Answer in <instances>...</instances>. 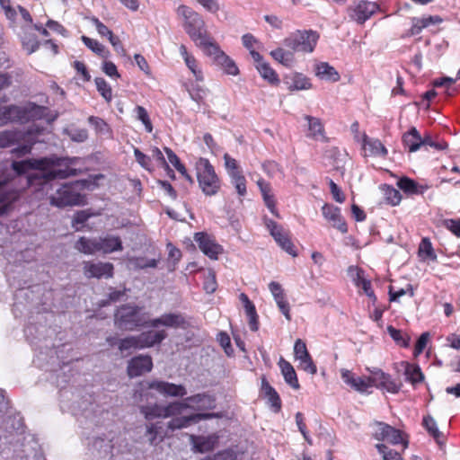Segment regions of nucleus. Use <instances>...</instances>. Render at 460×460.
<instances>
[{
    "mask_svg": "<svg viewBox=\"0 0 460 460\" xmlns=\"http://www.w3.org/2000/svg\"><path fill=\"white\" fill-rule=\"evenodd\" d=\"M74 160L75 158L52 155L13 162L12 167L18 174L34 170V172L28 175V184L34 187L36 190L45 192L52 206L57 208L81 206L84 204V197L81 194L84 188L82 181L63 184L53 181L55 179H66L75 175V170L70 167Z\"/></svg>",
    "mask_w": 460,
    "mask_h": 460,
    "instance_id": "1",
    "label": "nucleus"
},
{
    "mask_svg": "<svg viewBox=\"0 0 460 460\" xmlns=\"http://www.w3.org/2000/svg\"><path fill=\"white\" fill-rule=\"evenodd\" d=\"M177 13L184 19L185 30L199 48L204 50L215 41L208 33L205 22L198 13L186 5L179 6Z\"/></svg>",
    "mask_w": 460,
    "mask_h": 460,
    "instance_id": "2",
    "label": "nucleus"
},
{
    "mask_svg": "<svg viewBox=\"0 0 460 460\" xmlns=\"http://www.w3.org/2000/svg\"><path fill=\"white\" fill-rule=\"evenodd\" d=\"M41 128L38 125H33L26 132L6 130L0 133V147H8L14 143H22L20 146L14 148L13 153L18 156L25 155L31 150L32 145L40 141L37 136L40 134Z\"/></svg>",
    "mask_w": 460,
    "mask_h": 460,
    "instance_id": "3",
    "label": "nucleus"
},
{
    "mask_svg": "<svg viewBox=\"0 0 460 460\" xmlns=\"http://www.w3.org/2000/svg\"><path fill=\"white\" fill-rule=\"evenodd\" d=\"M139 388L135 391L134 398L137 402H142L145 398L147 399L148 393L146 390L152 389L158 392L164 396L183 397L187 394V390L182 385H176L161 380H153L146 385L139 384Z\"/></svg>",
    "mask_w": 460,
    "mask_h": 460,
    "instance_id": "4",
    "label": "nucleus"
},
{
    "mask_svg": "<svg viewBox=\"0 0 460 460\" xmlns=\"http://www.w3.org/2000/svg\"><path fill=\"white\" fill-rule=\"evenodd\" d=\"M197 179L203 193L213 196L220 189V181L213 165L206 158H199L196 163Z\"/></svg>",
    "mask_w": 460,
    "mask_h": 460,
    "instance_id": "5",
    "label": "nucleus"
},
{
    "mask_svg": "<svg viewBox=\"0 0 460 460\" xmlns=\"http://www.w3.org/2000/svg\"><path fill=\"white\" fill-rule=\"evenodd\" d=\"M319 35L314 31H296L285 39L286 47L294 52L311 53L314 51Z\"/></svg>",
    "mask_w": 460,
    "mask_h": 460,
    "instance_id": "6",
    "label": "nucleus"
},
{
    "mask_svg": "<svg viewBox=\"0 0 460 460\" xmlns=\"http://www.w3.org/2000/svg\"><path fill=\"white\" fill-rule=\"evenodd\" d=\"M140 315V307L131 305L120 306L115 314V325L122 330L132 331L136 327L146 325Z\"/></svg>",
    "mask_w": 460,
    "mask_h": 460,
    "instance_id": "7",
    "label": "nucleus"
},
{
    "mask_svg": "<svg viewBox=\"0 0 460 460\" xmlns=\"http://www.w3.org/2000/svg\"><path fill=\"white\" fill-rule=\"evenodd\" d=\"M373 438L378 441H386L393 445L403 444L408 447V440L405 435L399 429L381 421L372 423Z\"/></svg>",
    "mask_w": 460,
    "mask_h": 460,
    "instance_id": "8",
    "label": "nucleus"
},
{
    "mask_svg": "<svg viewBox=\"0 0 460 460\" xmlns=\"http://www.w3.org/2000/svg\"><path fill=\"white\" fill-rule=\"evenodd\" d=\"M203 52L210 57L214 63L219 66L226 74L231 75H238L239 69L235 63L220 49L219 46L215 41L208 45Z\"/></svg>",
    "mask_w": 460,
    "mask_h": 460,
    "instance_id": "9",
    "label": "nucleus"
},
{
    "mask_svg": "<svg viewBox=\"0 0 460 460\" xmlns=\"http://www.w3.org/2000/svg\"><path fill=\"white\" fill-rule=\"evenodd\" d=\"M367 370L370 374L367 378L370 383V387L376 386L377 388H382L392 394H397L400 391L402 384L397 383L390 375L385 373L382 369L377 367H367Z\"/></svg>",
    "mask_w": 460,
    "mask_h": 460,
    "instance_id": "10",
    "label": "nucleus"
},
{
    "mask_svg": "<svg viewBox=\"0 0 460 460\" xmlns=\"http://www.w3.org/2000/svg\"><path fill=\"white\" fill-rule=\"evenodd\" d=\"M180 407L181 404L178 402H172L167 405L154 403L151 405H142L140 411L146 420H154L180 415Z\"/></svg>",
    "mask_w": 460,
    "mask_h": 460,
    "instance_id": "11",
    "label": "nucleus"
},
{
    "mask_svg": "<svg viewBox=\"0 0 460 460\" xmlns=\"http://www.w3.org/2000/svg\"><path fill=\"white\" fill-rule=\"evenodd\" d=\"M225 167L240 196L246 194V181L237 161L228 154L224 155Z\"/></svg>",
    "mask_w": 460,
    "mask_h": 460,
    "instance_id": "12",
    "label": "nucleus"
},
{
    "mask_svg": "<svg viewBox=\"0 0 460 460\" xmlns=\"http://www.w3.org/2000/svg\"><path fill=\"white\" fill-rule=\"evenodd\" d=\"M265 225L276 243L288 254L296 256L294 245L292 244L288 233L271 219L265 218Z\"/></svg>",
    "mask_w": 460,
    "mask_h": 460,
    "instance_id": "13",
    "label": "nucleus"
},
{
    "mask_svg": "<svg viewBox=\"0 0 460 460\" xmlns=\"http://www.w3.org/2000/svg\"><path fill=\"white\" fill-rule=\"evenodd\" d=\"M178 403L181 404L180 414L188 408L195 411H205L216 407L214 397L208 394H197L178 402Z\"/></svg>",
    "mask_w": 460,
    "mask_h": 460,
    "instance_id": "14",
    "label": "nucleus"
},
{
    "mask_svg": "<svg viewBox=\"0 0 460 460\" xmlns=\"http://www.w3.org/2000/svg\"><path fill=\"white\" fill-rule=\"evenodd\" d=\"M84 275L88 278L110 279L113 276L114 266L111 262L84 261L83 263Z\"/></svg>",
    "mask_w": 460,
    "mask_h": 460,
    "instance_id": "15",
    "label": "nucleus"
},
{
    "mask_svg": "<svg viewBox=\"0 0 460 460\" xmlns=\"http://www.w3.org/2000/svg\"><path fill=\"white\" fill-rule=\"evenodd\" d=\"M378 9V5L374 2L360 1L349 10V17L358 23H364Z\"/></svg>",
    "mask_w": 460,
    "mask_h": 460,
    "instance_id": "16",
    "label": "nucleus"
},
{
    "mask_svg": "<svg viewBox=\"0 0 460 460\" xmlns=\"http://www.w3.org/2000/svg\"><path fill=\"white\" fill-rule=\"evenodd\" d=\"M152 367V358L150 356L139 355L128 361L127 372L128 376L133 378L150 372Z\"/></svg>",
    "mask_w": 460,
    "mask_h": 460,
    "instance_id": "17",
    "label": "nucleus"
},
{
    "mask_svg": "<svg viewBox=\"0 0 460 460\" xmlns=\"http://www.w3.org/2000/svg\"><path fill=\"white\" fill-rule=\"evenodd\" d=\"M195 242L200 251L212 260H217L223 251L222 247L209 235L204 233H197L194 235Z\"/></svg>",
    "mask_w": 460,
    "mask_h": 460,
    "instance_id": "18",
    "label": "nucleus"
},
{
    "mask_svg": "<svg viewBox=\"0 0 460 460\" xmlns=\"http://www.w3.org/2000/svg\"><path fill=\"white\" fill-rule=\"evenodd\" d=\"M186 321L184 316L179 313L164 314L161 316L149 320L146 323L147 326L156 328L160 325L169 328L184 327Z\"/></svg>",
    "mask_w": 460,
    "mask_h": 460,
    "instance_id": "19",
    "label": "nucleus"
},
{
    "mask_svg": "<svg viewBox=\"0 0 460 460\" xmlns=\"http://www.w3.org/2000/svg\"><path fill=\"white\" fill-rule=\"evenodd\" d=\"M220 417L219 413H196L190 416L176 417L168 422V429L174 430L189 427L191 423H197L201 420Z\"/></svg>",
    "mask_w": 460,
    "mask_h": 460,
    "instance_id": "20",
    "label": "nucleus"
},
{
    "mask_svg": "<svg viewBox=\"0 0 460 460\" xmlns=\"http://www.w3.org/2000/svg\"><path fill=\"white\" fill-rule=\"evenodd\" d=\"M219 436L216 433L208 436H196L190 435V442L192 446V450L198 453H205L214 449L217 445Z\"/></svg>",
    "mask_w": 460,
    "mask_h": 460,
    "instance_id": "21",
    "label": "nucleus"
},
{
    "mask_svg": "<svg viewBox=\"0 0 460 460\" xmlns=\"http://www.w3.org/2000/svg\"><path fill=\"white\" fill-rule=\"evenodd\" d=\"M269 289L272 294L274 300L279 308L280 312L284 314L288 321L291 320L289 313V305L286 300V296L280 284L275 281H271L269 284Z\"/></svg>",
    "mask_w": 460,
    "mask_h": 460,
    "instance_id": "22",
    "label": "nucleus"
},
{
    "mask_svg": "<svg viewBox=\"0 0 460 460\" xmlns=\"http://www.w3.org/2000/svg\"><path fill=\"white\" fill-rule=\"evenodd\" d=\"M322 211L325 219L331 222L333 227L337 228L343 234L347 233V225L341 215V210L339 208L333 207L332 205H324L322 208Z\"/></svg>",
    "mask_w": 460,
    "mask_h": 460,
    "instance_id": "23",
    "label": "nucleus"
},
{
    "mask_svg": "<svg viewBox=\"0 0 460 460\" xmlns=\"http://www.w3.org/2000/svg\"><path fill=\"white\" fill-rule=\"evenodd\" d=\"M340 372L343 382L355 391L358 393H365L370 387V383L367 378L357 377L350 370L346 368H341Z\"/></svg>",
    "mask_w": 460,
    "mask_h": 460,
    "instance_id": "24",
    "label": "nucleus"
},
{
    "mask_svg": "<svg viewBox=\"0 0 460 460\" xmlns=\"http://www.w3.org/2000/svg\"><path fill=\"white\" fill-rule=\"evenodd\" d=\"M17 198V191L12 190L6 181L0 177V215L4 214Z\"/></svg>",
    "mask_w": 460,
    "mask_h": 460,
    "instance_id": "25",
    "label": "nucleus"
},
{
    "mask_svg": "<svg viewBox=\"0 0 460 460\" xmlns=\"http://www.w3.org/2000/svg\"><path fill=\"white\" fill-rule=\"evenodd\" d=\"M283 83L289 91L308 90L312 87L309 79L304 75L297 73L285 76Z\"/></svg>",
    "mask_w": 460,
    "mask_h": 460,
    "instance_id": "26",
    "label": "nucleus"
},
{
    "mask_svg": "<svg viewBox=\"0 0 460 460\" xmlns=\"http://www.w3.org/2000/svg\"><path fill=\"white\" fill-rule=\"evenodd\" d=\"M361 142L363 149L367 155L385 156L387 154L386 148L380 140L368 138L365 133L361 136Z\"/></svg>",
    "mask_w": 460,
    "mask_h": 460,
    "instance_id": "27",
    "label": "nucleus"
},
{
    "mask_svg": "<svg viewBox=\"0 0 460 460\" xmlns=\"http://www.w3.org/2000/svg\"><path fill=\"white\" fill-rule=\"evenodd\" d=\"M141 349L150 348L155 344L161 343L166 337L167 333L164 330L148 331L137 335Z\"/></svg>",
    "mask_w": 460,
    "mask_h": 460,
    "instance_id": "28",
    "label": "nucleus"
},
{
    "mask_svg": "<svg viewBox=\"0 0 460 460\" xmlns=\"http://www.w3.org/2000/svg\"><path fill=\"white\" fill-rule=\"evenodd\" d=\"M100 252L103 253H111L123 250L121 239L113 234L98 237Z\"/></svg>",
    "mask_w": 460,
    "mask_h": 460,
    "instance_id": "29",
    "label": "nucleus"
},
{
    "mask_svg": "<svg viewBox=\"0 0 460 460\" xmlns=\"http://www.w3.org/2000/svg\"><path fill=\"white\" fill-rule=\"evenodd\" d=\"M179 49L181 56L183 58L188 68L193 74L196 81L198 83L203 82V73L197 59L187 51V49L184 45H181Z\"/></svg>",
    "mask_w": 460,
    "mask_h": 460,
    "instance_id": "30",
    "label": "nucleus"
},
{
    "mask_svg": "<svg viewBox=\"0 0 460 460\" xmlns=\"http://www.w3.org/2000/svg\"><path fill=\"white\" fill-rule=\"evenodd\" d=\"M315 75L321 80L338 82L341 78L337 70L327 62H319L314 66Z\"/></svg>",
    "mask_w": 460,
    "mask_h": 460,
    "instance_id": "31",
    "label": "nucleus"
},
{
    "mask_svg": "<svg viewBox=\"0 0 460 460\" xmlns=\"http://www.w3.org/2000/svg\"><path fill=\"white\" fill-rule=\"evenodd\" d=\"M34 30L32 26H22V33L20 34L23 49H26L28 54L35 52L40 46V42L31 31Z\"/></svg>",
    "mask_w": 460,
    "mask_h": 460,
    "instance_id": "32",
    "label": "nucleus"
},
{
    "mask_svg": "<svg viewBox=\"0 0 460 460\" xmlns=\"http://www.w3.org/2000/svg\"><path fill=\"white\" fill-rule=\"evenodd\" d=\"M75 248L82 253L93 255L100 252L98 237L88 238L82 236L76 241Z\"/></svg>",
    "mask_w": 460,
    "mask_h": 460,
    "instance_id": "33",
    "label": "nucleus"
},
{
    "mask_svg": "<svg viewBox=\"0 0 460 460\" xmlns=\"http://www.w3.org/2000/svg\"><path fill=\"white\" fill-rule=\"evenodd\" d=\"M305 119L308 122V137L315 140H325L323 125L320 119L305 115Z\"/></svg>",
    "mask_w": 460,
    "mask_h": 460,
    "instance_id": "34",
    "label": "nucleus"
},
{
    "mask_svg": "<svg viewBox=\"0 0 460 460\" xmlns=\"http://www.w3.org/2000/svg\"><path fill=\"white\" fill-rule=\"evenodd\" d=\"M279 366L286 383L288 384L292 388L298 389L299 383L293 366L284 358L279 359Z\"/></svg>",
    "mask_w": 460,
    "mask_h": 460,
    "instance_id": "35",
    "label": "nucleus"
},
{
    "mask_svg": "<svg viewBox=\"0 0 460 460\" xmlns=\"http://www.w3.org/2000/svg\"><path fill=\"white\" fill-rule=\"evenodd\" d=\"M260 190L262 194L263 200L265 202V205L270 209V211L279 217V214L276 210V202L274 199V195L271 192V188L269 183H267L264 180H259L257 182Z\"/></svg>",
    "mask_w": 460,
    "mask_h": 460,
    "instance_id": "36",
    "label": "nucleus"
},
{
    "mask_svg": "<svg viewBox=\"0 0 460 460\" xmlns=\"http://www.w3.org/2000/svg\"><path fill=\"white\" fill-rule=\"evenodd\" d=\"M402 142L410 152H416L421 146L422 138L419 131L415 128H411L402 136Z\"/></svg>",
    "mask_w": 460,
    "mask_h": 460,
    "instance_id": "37",
    "label": "nucleus"
},
{
    "mask_svg": "<svg viewBox=\"0 0 460 460\" xmlns=\"http://www.w3.org/2000/svg\"><path fill=\"white\" fill-rule=\"evenodd\" d=\"M442 20L439 16H424L421 18H414L412 20V26L411 28V34L417 35L421 32L424 28H427L430 24H436L441 22Z\"/></svg>",
    "mask_w": 460,
    "mask_h": 460,
    "instance_id": "38",
    "label": "nucleus"
},
{
    "mask_svg": "<svg viewBox=\"0 0 460 460\" xmlns=\"http://www.w3.org/2000/svg\"><path fill=\"white\" fill-rule=\"evenodd\" d=\"M401 366L404 367V376L406 380L412 385L419 384L423 381L424 376L417 365H412L408 362H401Z\"/></svg>",
    "mask_w": 460,
    "mask_h": 460,
    "instance_id": "39",
    "label": "nucleus"
},
{
    "mask_svg": "<svg viewBox=\"0 0 460 460\" xmlns=\"http://www.w3.org/2000/svg\"><path fill=\"white\" fill-rule=\"evenodd\" d=\"M261 389L274 411H279L281 401L276 390L264 379L262 380Z\"/></svg>",
    "mask_w": 460,
    "mask_h": 460,
    "instance_id": "40",
    "label": "nucleus"
},
{
    "mask_svg": "<svg viewBox=\"0 0 460 460\" xmlns=\"http://www.w3.org/2000/svg\"><path fill=\"white\" fill-rule=\"evenodd\" d=\"M48 109L43 106L36 105L35 103H28L24 106V122L31 119H40L46 118Z\"/></svg>",
    "mask_w": 460,
    "mask_h": 460,
    "instance_id": "41",
    "label": "nucleus"
},
{
    "mask_svg": "<svg viewBox=\"0 0 460 460\" xmlns=\"http://www.w3.org/2000/svg\"><path fill=\"white\" fill-rule=\"evenodd\" d=\"M4 124L9 121L24 122V106L10 105L4 107Z\"/></svg>",
    "mask_w": 460,
    "mask_h": 460,
    "instance_id": "42",
    "label": "nucleus"
},
{
    "mask_svg": "<svg viewBox=\"0 0 460 460\" xmlns=\"http://www.w3.org/2000/svg\"><path fill=\"white\" fill-rule=\"evenodd\" d=\"M271 57L286 66H291L294 63V51L277 49L270 52Z\"/></svg>",
    "mask_w": 460,
    "mask_h": 460,
    "instance_id": "43",
    "label": "nucleus"
},
{
    "mask_svg": "<svg viewBox=\"0 0 460 460\" xmlns=\"http://www.w3.org/2000/svg\"><path fill=\"white\" fill-rule=\"evenodd\" d=\"M82 41L84 45L89 48L93 52L99 55L102 58H107L110 56V52L96 40L91 39L86 36H82Z\"/></svg>",
    "mask_w": 460,
    "mask_h": 460,
    "instance_id": "44",
    "label": "nucleus"
},
{
    "mask_svg": "<svg viewBox=\"0 0 460 460\" xmlns=\"http://www.w3.org/2000/svg\"><path fill=\"white\" fill-rule=\"evenodd\" d=\"M419 256L423 260L436 261L437 255L432 247V243L428 238H423L419 245Z\"/></svg>",
    "mask_w": 460,
    "mask_h": 460,
    "instance_id": "45",
    "label": "nucleus"
},
{
    "mask_svg": "<svg viewBox=\"0 0 460 460\" xmlns=\"http://www.w3.org/2000/svg\"><path fill=\"white\" fill-rule=\"evenodd\" d=\"M128 265L134 270L155 268L157 266V260L145 257H132L128 259Z\"/></svg>",
    "mask_w": 460,
    "mask_h": 460,
    "instance_id": "46",
    "label": "nucleus"
},
{
    "mask_svg": "<svg viewBox=\"0 0 460 460\" xmlns=\"http://www.w3.org/2000/svg\"><path fill=\"white\" fill-rule=\"evenodd\" d=\"M256 69L260 73L261 76L267 80L270 84H278L279 82L278 75L276 72L270 66L267 62L260 63V65H256Z\"/></svg>",
    "mask_w": 460,
    "mask_h": 460,
    "instance_id": "47",
    "label": "nucleus"
},
{
    "mask_svg": "<svg viewBox=\"0 0 460 460\" xmlns=\"http://www.w3.org/2000/svg\"><path fill=\"white\" fill-rule=\"evenodd\" d=\"M88 122L93 127L97 134L102 136H111V128L109 125L101 118L90 116Z\"/></svg>",
    "mask_w": 460,
    "mask_h": 460,
    "instance_id": "48",
    "label": "nucleus"
},
{
    "mask_svg": "<svg viewBox=\"0 0 460 460\" xmlns=\"http://www.w3.org/2000/svg\"><path fill=\"white\" fill-rule=\"evenodd\" d=\"M93 447L98 451L101 456H107L111 453L112 445L111 440L98 438L93 443Z\"/></svg>",
    "mask_w": 460,
    "mask_h": 460,
    "instance_id": "49",
    "label": "nucleus"
},
{
    "mask_svg": "<svg viewBox=\"0 0 460 460\" xmlns=\"http://www.w3.org/2000/svg\"><path fill=\"white\" fill-rule=\"evenodd\" d=\"M119 349L123 352L131 349H141L137 335L128 336L119 341Z\"/></svg>",
    "mask_w": 460,
    "mask_h": 460,
    "instance_id": "50",
    "label": "nucleus"
},
{
    "mask_svg": "<svg viewBox=\"0 0 460 460\" xmlns=\"http://www.w3.org/2000/svg\"><path fill=\"white\" fill-rule=\"evenodd\" d=\"M348 273L354 284L359 288L363 289L365 282H370L364 277L363 270L358 267L350 266L348 270Z\"/></svg>",
    "mask_w": 460,
    "mask_h": 460,
    "instance_id": "51",
    "label": "nucleus"
},
{
    "mask_svg": "<svg viewBox=\"0 0 460 460\" xmlns=\"http://www.w3.org/2000/svg\"><path fill=\"white\" fill-rule=\"evenodd\" d=\"M190 98L196 102L198 104L203 102L204 99L208 96V90L199 84L197 82L196 84L192 85V87L189 90Z\"/></svg>",
    "mask_w": 460,
    "mask_h": 460,
    "instance_id": "52",
    "label": "nucleus"
},
{
    "mask_svg": "<svg viewBox=\"0 0 460 460\" xmlns=\"http://www.w3.org/2000/svg\"><path fill=\"white\" fill-rule=\"evenodd\" d=\"M97 91L108 102L112 99V91L108 83L102 77L95 78Z\"/></svg>",
    "mask_w": 460,
    "mask_h": 460,
    "instance_id": "53",
    "label": "nucleus"
},
{
    "mask_svg": "<svg viewBox=\"0 0 460 460\" xmlns=\"http://www.w3.org/2000/svg\"><path fill=\"white\" fill-rule=\"evenodd\" d=\"M423 424L428 430V432L437 440L438 444H441L440 437L441 432L438 430L437 423L432 417H425L423 419Z\"/></svg>",
    "mask_w": 460,
    "mask_h": 460,
    "instance_id": "54",
    "label": "nucleus"
},
{
    "mask_svg": "<svg viewBox=\"0 0 460 460\" xmlns=\"http://www.w3.org/2000/svg\"><path fill=\"white\" fill-rule=\"evenodd\" d=\"M376 448L382 455L384 460H402L399 453L390 449L385 444H376Z\"/></svg>",
    "mask_w": 460,
    "mask_h": 460,
    "instance_id": "55",
    "label": "nucleus"
},
{
    "mask_svg": "<svg viewBox=\"0 0 460 460\" xmlns=\"http://www.w3.org/2000/svg\"><path fill=\"white\" fill-rule=\"evenodd\" d=\"M135 113L137 119L144 124L146 130L151 133L153 130V126L146 110L142 106H137L135 108Z\"/></svg>",
    "mask_w": 460,
    "mask_h": 460,
    "instance_id": "56",
    "label": "nucleus"
},
{
    "mask_svg": "<svg viewBox=\"0 0 460 460\" xmlns=\"http://www.w3.org/2000/svg\"><path fill=\"white\" fill-rule=\"evenodd\" d=\"M384 193L387 203L391 204L392 206H396L400 203L402 197L399 190L396 189L390 186H385Z\"/></svg>",
    "mask_w": 460,
    "mask_h": 460,
    "instance_id": "57",
    "label": "nucleus"
},
{
    "mask_svg": "<svg viewBox=\"0 0 460 460\" xmlns=\"http://www.w3.org/2000/svg\"><path fill=\"white\" fill-rule=\"evenodd\" d=\"M387 332L390 334V336L394 340V341H396L398 344H400L402 347L409 346L410 338L405 336L402 331L397 330L390 325L387 327Z\"/></svg>",
    "mask_w": 460,
    "mask_h": 460,
    "instance_id": "58",
    "label": "nucleus"
},
{
    "mask_svg": "<svg viewBox=\"0 0 460 460\" xmlns=\"http://www.w3.org/2000/svg\"><path fill=\"white\" fill-rule=\"evenodd\" d=\"M456 79L452 77H442L440 79H436L433 82V85L435 87H445L446 93L447 95H453L456 91V88H453L452 85L455 84Z\"/></svg>",
    "mask_w": 460,
    "mask_h": 460,
    "instance_id": "59",
    "label": "nucleus"
},
{
    "mask_svg": "<svg viewBox=\"0 0 460 460\" xmlns=\"http://www.w3.org/2000/svg\"><path fill=\"white\" fill-rule=\"evenodd\" d=\"M397 185L401 190H402L404 192L408 194L419 193L417 183L409 178H402L398 181Z\"/></svg>",
    "mask_w": 460,
    "mask_h": 460,
    "instance_id": "60",
    "label": "nucleus"
},
{
    "mask_svg": "<svg viewBox=\"0 0 460 460\" xmlns=\"http://www.w3.org/2000/svg\"><path fill=\"white\" fill-rule=\"evenodd\" d=\"M294 354H295L296 359H297V360L305 358L310 355L306 349L305 343L300 339H297L295 342Z\"/></svg>",
    "mask_w": 460,
    "mask_h": 460,
    "instance_id": "61",
    "label": "nucleus"
},
{
    "mask_svg": "<svg viewBox=\"0 0 460 460\" xmlns=\"http://www.w3.org/2000/svg\"><path fill=\"white\" fill-rule=\"evenodd\" d=\"M406 294H409L411 297L414 296L413 288L411 285H408L406 288H400L396 291L393 290V288L390 287L389 296L391 301H398L399 298Z\"/></svg>",
    "mask_w": 460,
    "mask_h": 460,
    "instance_id": "62",
    "label": "nucleus"
},
{
    "mask_svg": "<svg viewBox=\"0 0 460 460\" xmlns=\"http://www.w3.org/2000/svg\"><path fill=\"white\" fill-rule=\"evenodd\" d=\"M66 132L69 136V137L75 142H84L88 137L87 131L82 128H74L70 130H66Z\"/></svg>",
    "mask_w": 460,
    "mask_h": 460,
    "instance_id": "63",
    "label": "nucleus"
},
{
    "mask_svg": "<svg viewBox=\"0 0 460 460\" xmlns=\"http://www.w3.org/2000/svg\"><path fill=\"white\" fill-rule=\"evenodd\" d=\"M217 287L216 275L214 272L209 271L205 278L204 289L208 294H212L216 291Z\"/></svg>",
    "mask_w": 460,
    "mask_h": 460,
    "instance_id": "64",
    "label": "nucleus"
}]
</instances>
